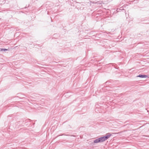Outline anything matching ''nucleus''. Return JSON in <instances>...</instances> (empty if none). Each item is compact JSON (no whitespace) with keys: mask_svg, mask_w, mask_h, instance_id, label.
Listing matches in <instances>:
<instances>
[{"mask_svg":"<svg viewBox=\"0 0 149 149\" xmlns=\"http://www.w3.org/2000/svg\"><path fill=\"white\" fill-rule=\"evenodd\" d=\"M100 142H102L106 141V140L104 136L100 137L99 138Z\"/></svg>","mask_w":149,"mask_h":149,"instance_id":"1","label":"nucleus"},{"mask_svg":"<svg viewBox=\"0 0 149 149\" xmlns=\"http://www.w3.org/2000/svg\"><path fill=\"white\" fill-rule=\"evenodd\" d=\"M3 50L4 51H5L6 50H7V49H2L1 50Z\"/></svg>","mask_w":149,"mask_h":149,"instance_id":"5","label":"nucleus"},{"mask_svg":"<svg viewBox=\"0 0 149 149\" xmlns=\"http://www.w3.org/2000/svg\"><path fill=\"white\" fill-rule=\"evenodd\" d=\"M94 142L95 143H98L100 142L99 139V138L98 139H96L94 141Z\"/></svg>","mask_w":149,"mask_h":149,"instance_id":"3","label":"nucleus"},{"mask_svg":"<svg viewBox=\"0 0 149 149\" xmlns=\"http://www.w3.org/2000/svg\"><path fill=\"white\" fill-rule=\"evenodd\" d=\"M111 136V134L110 133H107L106 134L105 136H104L106 140H107V139L109 138Z\"/></svg>","mask_w":149,"mask_h":149,"instance_id":"2","label":"nucleus"},{"mask_svg":"<svg viewBox=\"0 0 149 149\" xmlns=\"http://www.w3.org/2000/svg\"><path fill=\"white\" fill-rule=\"evenodd\" d=\"M137 77H140L142 78H146L148 76L146 75H139L137 76Z\"/></svg>","mask_w":149,"mask_h":149,"instance_id":"4","label":"nucleus"}]
</instances>
